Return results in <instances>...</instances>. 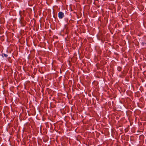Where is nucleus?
I'll list each match as a JSON object with an SVG mask.
<instances>
[{"label": "nucleus", "instance_id": "f257e3e1", "mask_svg": "<svg viewBox=\"0 0 146 146\" xmlns=\"http://www.w3.org/2000/svg\"><path fill=\"white\" fill-rule=\"evenodd\" d=\"M64 16V14L62 12H59L58 13V17L60 19L63 18Z\"/></svg>", "mask_w": 146, "mask_h": 146}, {"label": "nucleus", "instance_id": "f03ea898", "mask_svg": "<svg viewBox=\"0 0 146 146\" xmlns=\"http://www.w3.org/2000/svg\"><path fill=\"white\" fill-rule=\"evenodd\" d=\"M8 56V55L7 54H3L2 56L3 57H7Z\"/></svg>", "mask_w": 146, "mask_h": 146}]
</instances>
